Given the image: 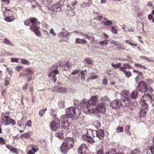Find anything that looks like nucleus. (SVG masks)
<instances>
[{"label": "nucleus", "mask_w": 154, "mask_h": 154, "mask_svg": "<svg viewBox=\"0 0 154 154\" xmlns=\"http://www.w3.org/2000/svg\"><path fill=\"white\" fill-rule=\"evenodd\" d=\"M98 100L97 97L95 96H92L88 100H83L81 102L82 110L83 112L86 114L89 113V111L88 110L85 111V108L87 109V110L91 109L92 110L95 107L94 105L97 104Z\"/></svg>", "instance_id": "f257e3e1"}, {"label": "nucleus", "mask_w": 154, "mask_h": 154, "mask_svg": "<svg viewBox=\"0 0 154 154\" xmlns=\"http://www.w3.org/2000/svg\"><path fill=\"white\" fill-rule=\"evenodd\" d=\"M66 113L68 116V118L72 119H76L79 116L80 113L79 109L74 107H70L67 108L66 110Z\"/></svg>", "instance_id": "f03ea898"}, {"label": "nucleus", "mask_w": 154, "mask_h": 154, "mask_svg": "<svg viewBox=\"0 0 154 154\" xmlns=\"http://www.w3.org/2000/svg\"><path fill=\"white\" fill-rule=\"evenodd\" d=\"M85 109V111L88 112L87 109ZM88 110L89 111V114H96L98 112L103 114L105 112V108L104 104L101 103L100 104H97V105L96 106V108H95L94 107L92 110H91V109H89Z\"/></svg>", "instance_id": "7ed1b4c3"}, {"label": "nucleus", "mask_w": 154, "mask_h": 154, "mask_svg": "<svg viewBox=\"0 0 154 154\" xmlns=\"http://www.w3.org/2000/svg\"><path fill=\"white\" fill-rule=\"evenodd\" d=\"M60 127V122L58 118H56L50 123V128L51 130L56 131Z\"/></svg>", "instance_id": "20e7f679"}, {"label": "nucleus", "mask_w": 154, "mask_h": 154, "mask_svg": "<svg viewBox=\"0 0 154 154\" xmlns=\"http://www.w3.org/2000/svg\"><path fill=\"white\" fill-rule=\"evenodd\" d=\"M9 113L6 112L4 115H3L1 118V123L5 125H8L10 124L9 123L10 117H9Z\"/></svg>", "instance_id": "39448f33"}, {"label": "nucleus", "mask_w": 154, "mask_h": 154, "mask_svg": "<svg viewBox=\"0 0 154 154\" xmlns=\"http://www.w3.org/2000/svg\"><path fill=\"white\" fill-rule=\"evenodd\" d=\"M78 153L79 154H89L88 148L85 143L82 144L79 147Z\"/></svg>", "instance_id": "423d86ee"}, {"label": "nucleus", "mask_w": 154, "mask_h": 154, "mask_svg": "<svg viewBox=\"0 0 154 154\" xmlns=\"http://www.w3.org/2000/svg\"><path fill=\"white\" fill-rule=\"evenodd\" d=\"M69 34V32H67L66 29H62V31L59 33L58 36L63 38L62 41L66 42L68 41L69 38L68 37V35Z\"/></svg>", "instance_id": "0eeeda50"}, {"label": "nucleus", "mask_w": 154, "mask_h": 154, "mask_svg": "<svg viewBox=\"0 0 154 154\" xmlns=\"http://www.w3.org/2000/svg\"><path fill=\"white\" fill-rule=\"evenodd\" d=\"M137 89L140 91L145 92L147 91V87L146 82L142 81L139 82L137 86Z\"/></svg>", "instance_id": "6e6552de"}, {"label": "nucleus", "mask_w": 154, "mask_h": 154, "mask_svg": "<svg viewBox=\"0 0 154 154\" xmlns=\"http://www.w3.org/2000/svg\"><path fill=\"white\" fill-rule=\"evenodd\" d=\"M121 101L120 100L118 99L113 100L112 102L110 103V106L113 109H117L119 108L121 106Z\"/></svg>", "instance_id": "1a4fd4ad"}, {"label": "nucleus", "mask_w": 154, "mask_h": 154, "mask_svg": "<svg viewBox=\"0 0 154 154\" xmlns=\"http://www.w3.org/2000/svg\"><path fill=\"white\" fill-rule=\"evenodd\" d=\"M74 143V140L72 138H68L65 139L63 143L64 145L69 146V148H71L73 146Z\"/></svg>", "instance_id": "9d476101"}, {"label": "nucleus", "mask_w": 154, "mask_h": 154, "mask_svg": "<svg viewBox=\"0 0 154 154\" xmlns=\"http://www.w3.org/2000/svg\"><path fill=\"white\" fill-rule=\"evenodd\" d=\"M62 6V5L60 4L59 2H58L55 5L51 7L49 9L54 11L59 12L61 11Z\"/></svg>", "instance_id": "9b49d317"}, {"label": "nucleus", "mask_w": 154, "mask_h": 154, "mask_svg": "<svg viewBox=\"0 0 154 154\" xmlns=\"http://www.w3.org/2000/svg\"><path fill=\"white\" fill-rule=\"evenodd\" d=\"M25 70L26 72L25 75L27 77V80H26V81L29 82L31 80V75L33 74V71L30 68H26Z\"/></svg>", "instance_id": "f8f14e48"}, {"label": "nucleus", "mask_w": 154, "mask_h": 154, "mask_svg": "<svg viewBox=\"0 0 154 154\" xmlns=\"http://www.w3.org/2000/svg\"><path fill=\"white\" fill-rule=\"evenodd\" d=\"M95 133V136L98 137L100 139H102L104 136V131L101 129L97 130H94Z\"/></svg>", "instance_id": "ddd939ff"}, {"label": "nucleus", "mask_w": 154, "mask_h": 154, "mask_svg": "<svg viewBox=\"0 0 154 154\" xmlns=\"http://www.w3.org/2000/svg\"><path fill=\"white\" fill-rule=\"evenodd\" d=\"M31 26L30 27H35L38 26L40 24V22L37 20V18L35 17H32L29 18Z\"/></svg>", "instance_id": "4468645a"}, {"label": "nucleus", "mask_w": 154, "mask_h": 154, "mask_svg": "<svg viewBox=\"0 0 154 154\" xmlns=\"http://www.w3.org/2000/svg\"><path fill=\"white\" fill-rule=\"evenodd\" d=\"M30 28L31 29L33 30L36 35L39 37L41 36V33L39 30V27L38 26H35V27H30Z\"/></svg>", "instance_id": "2eb2a0df"}, {"label": "nucleus", "mask_w": 154, "mask_h": 154, "mask_svg": "<svg viewBox=\"0 0 154 154\" xmlns=\"http://www.w3.org/2000/svg\"><path fill=\"white\" fill-rule=\"evenodd\" d=\"M62 126L63 128L66 130L68 131H70L71 129L70 123H69L67 121H64L62 123Z\"/></svg>", "instance_id": "dca6fc26"}, {"label": "nucleus", "mask_w": 154, "mask_h": 154, "mask_svg": "<svg viewBox=\"0 0 154 154\" xmlns=\"http://www.w3.org/2000/svg\"><path fill=\"white\" fill-rule=\"evenodd\" d=\"M143 151L147 154H150V153L154 154V148L147 147L144 149Z\"/></svg>", "instance_id": "f3484780"}, {"label": "nucleus", "mask_w": 154, "mask_h": 154, "mask_svg": "<svg viewBox=\"0 0 154 154\" xmlns=\"http://www.w3.org/2000/svg\"><path fill=\"white\" fill-rule=\"evenodd\" d=\"M51 90L55 92L62 93L63 91V88L61 86H56L52 88Z\"/></svg>", "instance_id": "a211bd4d"}, {"label": "nucleus", "mask_w": 154, "mask_h": 154, "mask_svg": "<svg viewBox=\"0 0 154 154\" xmlns=\"http://www.w3.org/2000/svg\"><path fill=\"white\" fill-rule=\"evenodd\" d=\"M95 133L94 130H93L91 129L88 130L87 135L89 138H92L95 137Z\"/></svg>", "instance_id": "6ab92c4d"}, {"label": "nucleus", "mask_w": 154, "mask_h": 154, "mask_svg": "<svg viewBox=\"0 0 154 154\" xmlns=\"http://www.w3.org/2000/svg\"><path fill=\"white\" fill-rule=\"evenodd\" d=\"M122 98H127V97L129 94L128 91L126 90L123 89L120 93Z\"/></svg>", "instance_id": "aec40b11"}, {"label": "nucleus", "mask_w": 154, "mask_h": 154, "mask_svg": "<svg viewBox=\"0 0 154 154\" xmlns=\"http://www.w3.org/2000/svg\"><path fill=\"white\" fill-rule=\"evenodd\" d=\"M32 149L27 152L28 154H34V153L38 151V147L35 146L31 145Z\"/></svg>", "instance_id": "412c9836"}, {"label": "nucleus", "mask_w": 154, "mask_h": 154, "mask_svg": "<svg viewBox=\"0 0 154 154\" xmlns=\"http://www.w3.org/2000/svg\"><path fill=\"white\" fill-rule=\"evenodd\" d=\"M69 146L66 145H64L63 143L60 147V150L61 152L63 154L66 153L68 150L70 149Z\"/></svg>", "instance_id": "4be33fe9"}, {"label": "nucleus", "mask_w": 154, "mask_h": 154, "mask_svg": "<svg viewBox=\"0 0 154 154\" xmlns=\"http://www.w3.org/2000/svg\"><path fill=\"white\" fill-rule=\"evenodd\" d=\"M91 5V1H89V2H83L80 5V7L82 8H84L88 7H90Z\"/></svg>", "instance_id": "5701e85b"}, {"label": "nucleus", "mask_w": 154, "mask_h": 154, "mask_svg": "<svg viewBox=\"0 0 154 154\" xmlns=\"http://www.w3.org/2000/svg\"><path fill=\"white\" fill-rule=\"evenodd\" d=\"M14 12L10 9H7L5 8V10L4 11V14L5 16L8 14L10 16H11L13 15Z\"/></svg>", "instance_id": "b1692460"}, {"label": "nucleus", "mask_w": 154, "mask_h": 154, "mask_svg": "<svg viewBox=\"0 0 154 154\" xmlns=\"http://www.w3.org/2000/svg\"><path fill=\"white\" fill-rule=\"evenodd\" d=\"M87 42V41L86 40H84L83 39L77 38L75 40V43L77 44H86Z\"/></svg>", "instance_id": "393cba45"}, {"label": "nucleus", "mask_w": 154, "mask_h": 154, "mask_svg": "<svg viewBox=\"0 0 154 154\" xmlns=\"http://www.w3.org/2000/svg\"><path fill=\"white\" fill-rule=\"evenodd\" d=\"M56 136L59 138H62L63 137V131L62 130H59L56 133Z\"/></svg>", "instance_id": "a878e982"}, {"label": "nucleus", "mask_w": 154, "mask_h": 154, "mask_svg": "<svg viewBox=\"0 0 154 154\" xmlns=\"http://www.w3.org/2000/svg\"><path fill=\"white\" fill-rule=\"evenodd\" d=\"M120 70L122 71L126 75L127 77H129L131 75V73L130 72H128L125 69H123L122 68H120Z\"/></svg>", "instance_id": "bb28decb"}, {"label": "nucleus", "mask_w": 154, "mask_h": 154, "mask_svg": "<svg viewBox=\"0 0 154 154\" xmlns=\"http://www.w3.org/2000/svg\"><path fill=\"white\" fill-rule=\"evenodd\" d=\"M141 104L142 108L141 109H143V110H146L147 109L148 107V104L146 103L144 100H143L142 101V102L141 103Z\"/></svg>", "instance_id": "cd10ccee"}, {"label": "nucleus", "mask_w": 154, "mask_h": 154, "mask_svg": "<svg viewBox=\"0 0 154 154\" xmlns=\"http://www.w3.org/2000/svg\"><path fill=\"white\" fill-rule=\"evenodd\" d=\"M106 154H118V153H117L115 149H111L109 150Z\"/></svg>", "instance_id": "c85d7f7f"}, {"label": "nucleus", "mask_w": 154, "mask_h": 154, "mask_svg": "<svg viewBox=\"0 0 154 154\" xmlns=\"http://www.w3.org/2000/svg\"><path fill=\"white\" fill-rule=\"evenodd\" d=\"M147 113L146 110H143V109H141L140 113V116L141 117H144L146 115Z\"/></svg>", "instance_id": "c756f323"}, {"label": "nucleus", "mask_w": 154, "mask_h": 154, "mask_svg": "<svg viewBox=\"0 0 154 154\" xmlns=\"http://www.w3.org/2000/svg\"><path fill=\"white\" fill-rule=\"evenodd\" d=\"M4 44L7 45H11L12 43L11 42L8 38H5L3 39Z\"/></svg>", "instance_id": "7c9ffc66"}, {"label": "nucleus", "mask_w": 154, "mask_h": 154, "mask_svg": "<svg viewBox=\"0 0 154 154\" xmlns=\"http://www.w3.org/2000/svg\"><path fill=\"white\" fill-rule=\"evenodd\" d=\"M122 65L121 63H119L117 64H115L113 63H112L111 65L115 69H117L119 68Z\"/></svg>", "instance_id": "2f4dec72"}, {"label": "nucleus", "mask_w": 154, "mask_h": 154, "mask_svg": "<svg viewBox=\"0 0 154 154\" xmlns=\"http://www.w3.org/2000/svg\"><path fill=\"white\" fill-rule=\"evenodd\" d=\"M137 91L136 90H135L132 92L131 95L132 98H135L137 97Z\"/></svg>", "instance_id": "473e14b6"}, {"label": "nucleus", "mask_w": 154, "mask_h": 154, "mask_svg": "<svg viewBox=\"0 0 154 154\" xmlns=\"http://www.w3.org/2000/svg\"><path fill=\"white\" fill-rule=\"evenodd\" d=\"M46 110L47 109L45 108L40 110L39 114L41 117H42L43 116L44 113Z\"/></svg>", "instance_id": "72a5a7b5"}, {"label": "nucleus", "mask_w": 154, "mask_h": 154, "mask_svg": "<svg viewBox=\"0 0 154 154\" xmlns=\"http://www.w3.org/2000/svg\"><path fill=\"white\" fill-rule=\"evenodd\" d=\"M120 68H122L123 69H130L131 68V66L128 64L125 63Z\"/></svg>", "instance_id": "f704fd0d"}, {"label": "nucleus", "mask_w": 154, "mask_h": 154, "mask_svg": "<svg viewBox=\"0 0 154 154\" xmlns=\"http://www.w3.org/2000/svg\"><path fill=\"white\" fill-rule=\"evenodd\" d=\"M85 60L86 62V63L88 64H91L92 63V60L88 58H85Z\"/></svg>", "instance_id": "c9c22d12"}, {"label": "nucleus", "mask_w": 154, "mask_h": 154, "mask_svg": "<svg viewBox=\"0 0 154 154\" xmlns=\"http://www.w3.org/2000/svg\"><path fill=\"white\" fill-rule=\"evenodd\" d=\"M24 24L26 26H31V23L30 21L29 18L28 20H25L24 21Z\"/></svg>", "instance_id": "e433bc0d"}, {"label": "nucleus", "mask_w": 154, "mask_h": 154, "mask_svg": "<svg viewBox=\"0 0 154 154\" xmlns=\"http://www.w3.org/2000/svg\"><path fill=\"white\" fill-rule=\"evenodd\" d=\"M10 79L9 77L8 76H6V77L5 80V85H7L9 84L10 83Z\"/></svg>", "instance_id": "4c0bfd02"}, {"label": "nucleus", "mask_w": 154, "mask_h": 154, "mask_svg": "<svg viewBox=\"0 0 154 154\" xmlns=\"http://www.w3.org/2000/svg\"><path fill=\"white\" fill-rule=\"evenodd\" d=\"M123 128L122 126H118L116 129V131L117 133H120L123 131Z\"/></svg>", "instance_id": "58836bf2"}, {"label": "nucleus", "mask_w": 154, "mask_h": 154, "mask_svg": "<svg viewBox=\"0 0 154 154\" xmlns=\"http://www.w3.org/2000/svg\"><path fill=\"white\" fill-rule=\"evenodd\" d=\"M134 64L135 66L137 67H140L143 69H146V67L143 65H141L140 64L137 63H135Z\"/></svg>", "instance_id": "ea45409f"}, {"label": "nucleus", "mask_w": 154, "mask_h": 154, "mask_svg": "<svg viewBox=\"0 0 154 154\" xmlns=\"http://www.w3.org/2000/svg\"><path fill=\"white\" fill-rule=\"evenodd\" d=\"M21 63L23 64L29 65L30 64L29 62L25 59H22L21 60Z\"/></svg>", "instance_id": "a19ab883"}, {"label": "nucleus", "mask_w": 154, "mask_h": 154, "mask_svg": "<svg viewBox=\"0 0 154 154\" xmlns=\"http://www.w3.org/2000/svg\"><path fill=\"white\" fill-rule=\"evenodd\" d=\"M94 124L97 128H98L100 127V123L99 121H95L94 122Z\"/></svg>", "instance_id": "79ce46f5"}, {"label": "nucleus", "mask_w": 154, "mask_h": 154, "mask_svg": "<svg viewBox=\"0 0 154 154\" xmlns=\"http://www.w3.org/2000/svg\"><path fill=\"white\" fill-rule=\"evenodd\" d=\"M21 137H24L26 138H28L29 137V133H24V134L21 135Z\"/></svg>", "instance_id": "37998d69"}, {"label": "nucleus", "mask_w": 154, "mask_h": 154, "mask_svg": "<svg viewBox=\"0 0 154 154\" xmlns=\"http://www.w3.org/2000/svg\"><path fill=\"white\" fill-rule=\"evenodd\" d=\"M112 22L111 20L107 19V20L104 23V25L107 26L112 25Z\"/></svg>", "instance_id": "c03bdc74"}, {"label": "nucleus", "mask_w": 154, "mask_h": 154, "mask_svg": "<svg viewBox=\"0 0 154 154\" xmlns=\"http://www.w3.org/2000/svg\"><path fill=\"white\" fill-rule=\"evenodd\" d=\"M68 118V116L67 115H66V114L65 115H62L60 117V119L61 120L63 121L64 119H66L67 118Z\"/></svg>", "instance_id": "a18cd8bd"}, {"label": "nucleus", "mask_w": 154, "mask_h": 154, "mask_svg": "<svg viewBox=\"0 0 154 154\" xmlns=\"http://www.w3.org/2000/svg\"><path fill=\"white\" fill-rule=\"evenodd\" d=\"M112 31L114 34H116L117 33V30L116 27L112 26Z\"/></svg>", "instance_id": "49530a36"}, {"label": "nucleus", "mask_w": 154, "mask_h": 154, "mask_svg": "<svg viewBox=\"0 0 154 154\" xmlns=\"http://www.w3.org/2000/svg\"><path fill=\"white\" fill-rule=\"evenodd\" d=\"M72 66L71 64L68 62H66L64 64V66L65 67H67L68 68L71 67Z\"/></svg>", "instance_id": "de8ad7c7"}, {"label": "nucleus", "mask_w": 154, "mask_h": 154, "mask_svg": "<svg viewBox=\"0 0 154 154\" xmlns=\"http://www.w3.org/2000/svg\"><path fill=\"white\" fill-rule=\"evenodd\" d=\"M9 123H11L12 125H14L16 124V122L15 120L13 119H12L10 118L9 121Z\"/></svg>", "instance_id": "09e8293b"}, {"label": "nucleus", "mask_w": 154, "mask_h": 154, "mask_svg": "<svg viewBox=\"0 0 154 154\" xmlns=\"http://www.w3.org/2000/svg\"><path fill=\"white\" fill-rule=\"evenodd\" d=\"M82 139L84 140V141H87V140L88 139V136L86 134V135H83L82 136Z\"/></svg>", "instance_id": "8fccbe9b"}, {"label": "nucleus", "mask_w": 154, "mask_h": 154, "mask_svg": "<svg viewBox=\"0 0 154 154\" xmlns=\"http://www.w3.org/2000/svg\"><path fill=\"white\" fill-rule=\"evenodd\" d=\"M131 154H139V151L137 149L134 150L131 152Z\"/></svg>", "instance_id": "3c124183"}, {"label": "nucleus", "mask_w": 154, "mask_h": 154, "mask_svg": "<svg viewBox=\"0 0 154 154\" xmlns=\"http://www.w3.org/2000/svg\"><path fill=\"white\" fill-rule=\"evenodd\" d=\"M19 60V59L17 58H11V61L12 62L18 63Z\"/></svg>", "instance_id": "603ef678"}, {"label": "nucleus", "mask_w": 154, "mask_h": 154, "mask_svg": "<svg viewBox=\"0 0 154 154\" xmlns=\"http://www.w3.org/2000/svg\"><path fill=\"white\" fill-rule=\"evenodd\" d=\"M93 138H89L87 140V142L90 143H92L95 142L94 140L93 139Z\"/></svg>", "instance_id": "864d4df0"}, {"label": "nucleus", "mask_w": 154, "mask_h": 154, "mask_svg": "<svg viewBox=\"0 0 154 154\" xmlns=\"http://www.w3.org/2000/svg\"><path fill=\"white\" fill-rule=\"evenodd\" d=\"M96 154H104L103 148H101L100 150H98Z\"/></svg>", "instance_id": "5fc2aeb1"}, {"label": "nucleus", "mask_w": 154, "mask_h": 154, "mask_svg": "<svg viewBox=\"0 0 154 154\" xmlns=\"http://www.w3.org/2000/svg\"><path fill=\"white\" fill-rule=\"evenodd\" d=\"M10 151L11 152H14L16 154H18V152L17 151L16 149L15 148L12 147L10 149Z\"/></svg>", "instance_id": "6e6d98bb"}, {"label": "nucleus", "mask_w": 154, "mask_h": 154, "mask_svg": "<svg viewBox=\"0 0 154 154\" xmlns=\"http://www.w3.org/2000/svg\"><path fill=\"white\" fill-rule=\"evenodd\" d=\"M107 44V42L106 40H104L103 41H101L100 43V44L102 45H106Z\"/></svg>", "instance_id": "4d7b16f0"}, {"label": "nucleus", "mask_w": 154, "mask_h": 154, "mask_svg": "<svg viewBox=\"0 0 154 154\" xmlns=\"http://www.w3.org/2000/svg\"><path fill=\"white\" fill-rule=\"evenodd\" d=\"M130 125H127L125 127V132L128 133L129 132L128 130L130 129Z\"/></svg>", "instance_id": "13d9d810"}, {"label": "nucleus", "mask_w": 154, "mask_h": 154, "mask_svg": "<svg viewBox=\"0 0 154 154\" xmlns=\"http://www.w3.org/2000/svg\"><path fill=\"white\" fill-rule=\"evenodd\" d=\"M0 143L2 145L5 144V142L2 137H0Z\"/></svg>", "instance_id": "bf43d9fd"}, {"label": "nucleus", "mask_w": 154, "mask_h": 154, "mask_svg": "<svg viewBox=\"0 0 154 154\" xmlns=\"http://www.w3.org/2000/svg\"><path fill=\"white\" fill-rule=\"evenodd\" d=\"M51 80L52 81H53L54 83L56 82L57 77L55 75H54L52 76V77L51 78Z\"/></svg>", "instance_id": "052dcab7"}, {"label": "nucleus", "mask_w": 154, "mask_h": 154, "mask_svg": "<svg viewBox=\"0 0 154 154\" xmlns=\"http://www.w3.org/2000/svg\"><path fill=\"white\" fill-rule=\"evenodd\" d=\"M50 32L54 36H55L56 35V33H55L52 28H51L50 30Z\"/></svg>", "instance_id": "680f3d73"}, {"label": "nucleus", "mask_w": 154, "mask_h": 154, "mask_svg": "<svg viewBox=\"0 0 154 154\" xmlns=\"http://www.w3.org/2000/svg\"><path fill=\"white\" fill-rule=\"evenodd\" d=\"M23 68V67L22 66H17L15 67V69L17 71H19L20 69Z\"/></svg>", "instance_id": "e2e57ef3"}, {"label": "nucleus", "mask_w": 154, "mask_h": 154, "mask_svg": "<svg viewBox=\"0 0 154 154\" xmlns=\"http://www.w3.org/2000/svg\"><path fill=\"white\" fill-rule=\"evenodd\" d=\"M142 58L143 59L146 60H147V61H149V62H152L153 61L152 60V59L150 60L147 57H145V56H143V57H142Z\"/></svg>", "instance_id": "0e129e2a"}, {"label": "nucleus", "mask_w": 154, "mask_h": 154, "mask_svg": "<svg viewBox=\"0 0 154 154\" xmlns=\"http://www.w3.org/2000/svg\"><path fill=\"white\" fill-rule=\"evenodd\" d=\"M26 125L29 127H31V120L27 121L26 124Z\"/></svg>", "instance_id": "69168bd1"}, {"label": "nucleus", "mask_w": 154, "mask_h": 154, "mask_svg": "<svg viewBox=\"0 0 154 154\" xmlns=\"http://www.w3.org/2000/svg\"><path fill=\"white\" fill-rule=\"evenodd\" d=\"M111 43L117 46H119V44L118 42L116 41H112L111 42Z\"/></svg>", "instance_id": "338daca9"}, {"label": "nucleus", "mask_w": 154, "mask_h": 154, "mask_svg": "<svg viewBox=\"0 0 154 154\" xmlns=\"http://www.w3.org/2000/svg\"><path fill=\"white\" fill-rule=\"evenodd\" d=\"M52 71L53 74H57L58 73V70L57 69L53 70Z\"/></svg>", "instance_id": "774afa93"}]
</instances>
